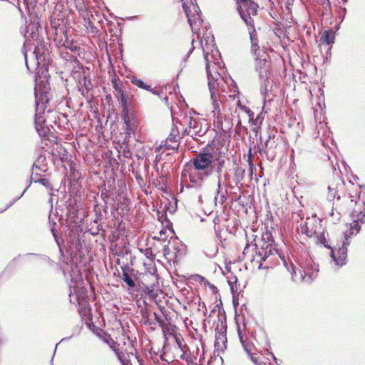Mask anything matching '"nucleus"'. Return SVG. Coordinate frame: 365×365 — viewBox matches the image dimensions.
Wrapping results in <instances>:
<instances>
[{
    "mask_svg": "<svg viewBox=\"0 0 365 365\" xmlns=\"http://www.w3.org/2000/svg\"><path fill=\"white\" fill-rule=\"evenodd\" d=\"M182 7L192 33L197 35V38L200 39L204 58L206 61L208 87L215 119L222 114L220 104L222 103V98L225 96L221 93L225 92V81L220 73L216 71V66L219 68L221 66L220 53L215 46L213 36L210 33H207V27L205 26L202 29L200 28L203 21L201 18V11L199 6L193 3H191L190 6L183 3Z\"/></svg>",
    "mask_w": 365,
    "mask_h": 365,
    "instance_id": "1",
    "label": "nucleus"
},
{
    "mask_svg": "<svg viewBox=\"0 0 365 365\" xmlns=\"http://www.w3.org/2000/svg\"><path fill=\"white\" fill-rule=\"evenodd\" d=\"M265 237L267 239V241L263 242L260 248L258 249L255 255L252 256L251 260L252 263L257 264L259 269L262 266V262L269 257L278 255L287 271L291 273L293 281L296 282L309 283L317 277L319 271L318 268L315 267H313L311 263H307L306 267L303 269L300 268L296 269L292 263L289 265L285 257L279 252L273 238L271 237V234L266 232L262 235V240H264Z\"/></svg>",
    "mask_w": 365,
    "mask_h": 365,
    "instance_id": "2",
    "label": "nucleus"
},
{
    "mask_svg": "<svg viewBox=\"0 0 365 365\" xmlns=\"http://www.w3.org/2000/svg\"><path fill=\"white\" fill-rule=\"evenodd\" d=\"M216 158L208 151L196 154L189 165V180L192 187H201L215 169Z\"/></svg>",
    "mask_w": 365,
    "mask_h": 365,
    "instance_id": "3",
    "label": "nucleus"
},
{
    "mask_svg": "<svg viewBox=\"0 0 365 365\" xmlns=\"http://www.w3.org/2000/svg\"><path fill=\"white\" fill-rule=\"evenodd\" d=\"M249 27V34L252 43L251 51L256 56V71L258 73V78L260 83V90L262 93H266L269 90V76L270 63L266 58L260 56L259 48L257 45V32L252 26Z\"/></svg>",
    "mask_w": 365,
    "mask_h": 365,
    "instance_id": "4",
    "label": "nucleus"
},
{
    "mask_svg": "<svg viewBox=\"0 0 365 365\" xmlns=\"http://www.w3.org/2000/svg\"><path fill=\"white\" fill-rule=\"evenodd\" d=\"M353 235L349 230L344 235V240L341 247H339L337 252L334 251L329 243L328 233L322 229L318 235H316L315 241L317 244H321L324 247L330 249L331 264L335 268H339L346 263L347 247L349 245V237Z\"/></svg>",
    "mask_w": 365,
    "mask_h": 365,
    "instance_id": "5",
    "label": "nucleus"
},
{
    "mask_svg": "<svg viewBox=\"0 0 365 365\" xmlns=\"http://www.w3.org/2000/svg\"><path fill=\"white\" fill-rule=\"evenodd\" d=\"M98 336L113 350L122 365H133L132 359L136 358L135 348L129 339L127 344L124 342L125 347L120 348V344L112 338L110 334L103 332L98 334Z\"/></svg>",
    "mask_w": 365,
    "mask_h": 365,
    "instance_id": "6",
    "label": "nucleus"
},
{
    "mask_svg": "<svg viewBox=\"0 0 365 365\" xmlns=\"http://www.w3.org/2000/svg\"><path fill=\"white\" fill-rule=\"evenodd\" d=\"M245 169L234 164L233 167L229 170H225L222 173L217 175V195H218L225 187L226 189H230L235 186H238L244 178Z\"/></svg>",
    "mask_w": 365,
    "mask_h": 365,
    "instance_id": "7",
    "label": "nucleus"
},
{
    "mask_svg": "<svg viewBox=\"0 0 365 365\" xmlns=\"http://www.w3.org/2000/svg\"><path fill=\"white\" fill-rule=\"evenodd\" d=\"M35 101H36V116H35V125L36 129L39 135H42L41 133L43 130L46 124L45 111L46 108V104L48 103L49 97L48 92L47 91L46 87L43 89L41 88L40 85H36L35 87Z\"/></svg>",
    "mask_w": 365,
    "mask_h": 365,
    "instance_id": "8",
    "label": "nucleus"
},
{
    "mask_svg": "<svg viewBox=\"0 0 365 365\" xmlns=\"http://www.w3.org/2000/svg\"><path fill=\"white\" fill-rule=\"evenodd\" d=\"M181 124L186 128L183 130L182 135H190L195 138L197 136H203L207 131V124L204 121L191 115H185L182 119Z\"/></svg>",
    "mask_w": 365,
    "mask_h": 365,
    "instance_id": "9",
    "label": "nucleus"
},
{
    "mask_svg": "<svg viewBox=\"0 0 365 365\" xmlns=\"http://www.w3.org/2000/svg\"><path fill=\"white\" fill-rule=\"evenodd\" d=\"M237 11L242 18L245 22L247 26H252L254 25V21L251 16H256L257 14L258 5L254 1H250L247 0L243 1L242 4L237 1Z\"/></svg>",
    "mask_w": 365,
    "mask_h": 365,
    "instance_id": "10",
    "label": "nucleus"
},
{
    "mask_svg": "<svg viewBox=\"0 0 365 365\" xmlns=\"http://www.w3.org/2000/svg\"><path fill=\"white\" fill-rule=\"evenodd\" d=\"M237 127H241L242 123L248 122L250 125L254 123V113L247 107L241 105L240 101L237 103V107L232 114Z\"/></svg>",
    "mask_w": 365,
    "mask_h": 365,
    "instance_id": "11",
    "label": "nucleus"
},
{
    "mask_svg": "<svg viewBox=\"0 0 365 365\" xmlns=\"http://www.w3.org/2000/svg\"><path fill=\"white\" fill-rule=\"evenodd\" d=\"M299 232L306 235L309 237H316L322 230L320 222L315 217H307L305 221H302L299 227H297Z\"/></svg>",
    "mask_w": 365,
    "mask_h": 365,
    "instance_id": "12",
    "label": "nucleus"
},
{
    "mask_svg": "<svg viewBox=\"0 0 365 365\" xmlns=\"http://www.w3.org/2000/svg\"><path fill=\"white\" fill-rule=\"evenodd\" d=\"M77 86L81 95L84 97L88 96L89 91L93 88L90 78H88L84 75H80Z\"/></svg>",
    "mask_w": 365,
    "mask_h": 365,
    "instance_id": "13",
    "label": "nucleus"
},
{
    "mask_svg": "<svg viewBox=\"0 0 365 365\" xmlns=\"http://www.w3.org/2000/svg\"><path fill=\"white\" fill-rule=\"evenodd\" d=\"M234 123H235V122L232 119V117L230 118V117L225 116V120L223 121L222 114L214 119V124L215 125L216 128L223 131L229 130L232 127Z\"/></svg>",
    "mask_w": 365,
    "mask_h": 365,
    "instance_id": "14",
    "label": "nucleus"
},
{
    "mask_svg": "<svg viewBox=\"0 0 365 365\" xmlns=\"http://www.w3.org/2000/svg\"><path fill=\"white\" fill-rule=\"evenodd\" d=\"M351 216L357 220L363 222L365 217V201L359 198L355 202V207L351 212Z\"/></svg>",
    "mask_w": 365,
    "mask_h": 365,
    "instance_id": "15",
    "label": "nucleus"
},
{
    "mask_svg": "<svg viewBox=\"0 0 365 365\" xmlns=\"http://www.w3.org/2000/svg\"><path fill=\"white\" fill-rule=\"evenodd\" d=\"M180 138V137L179 136L178 130L173 128L169 136L165 140V146L169 150L178 149Z\"/></svg>",
    "mask_w": 365,
    "mask_h": 365,
    "instance_id": "16",
    "label": "nucleus"
},
{
    "mask_svg": "<svg viewBox=\"0 0 365 365\" xmlns=\"http://www.w3.org/2000/svg\"><path fill=\"white\" fill-rule=\"evenodd\" d=\"M196 280L200 282V285L205 289L207 294L214 295L218 294L219 290L217 287L207 281L205 277L200 275H197Z\"/></svg>",
    "mask_w": 365,
    "mask_h": 365,
    "instance_id": "17",
    "label": "nucleus"
},
{
    "mask_svg": "<svg viewBox=\"0 0 365 365\" xmlns=\"http://www.w3.org/2000/svg\"><path fill=\"white\" fill-rule=\"evenodd\" d=\"M87 299L88 298H76L79 313L85 318L88 317L91 312V306Z\"/></svg>",
    "mask_w": 365,
    "mask_h": 365,
    "instance_id": "18",
    "label": "nucleus"
},
{
    "mask_svg": "<svg viewBox=\"0 0 365 365\" xmlns=\"http://www.w3.org/2000/svg\"><path fill=\"white\" fill-rule=\"evenodd\" d=\"M238 334L240 342L246 353L249 355L254 352L256 350L255 345L250 341H249L246 336L242 334L240 329H238Z\"/></svg>",
    "mask_w": 365,
    "mask_h": 365,
    "instance_id": "19",
    "label": "nucleus"
},
{
    "mask_svg": "<svg viewBox=\"0 0 365 365\" xmlns=\"http://www.w3.org/2000/svg\"><path fill=\"white\" fill-rule=\"evenodd\" d=\"M45 46L40 44L35 46V49L33 52L34 62L38 67L40 66L41 61L45 59L43 53H44Z\"/></svg>",
    "mask_w": 365,
    "mask_h": 365,
    "instance_id": "20",
    "label": "nucleus"
},
{
    "mask_svg": "<svg viewBox=\"0 0 365 365\" xmlns=\"http://www.w3.org/2000/svg\"><path fill=\"white\" fill-rule=\"evenodd\" d=\"M122 117H123V122L125 125V130L128 133H130L135 128V121H134L132 115L130 113H128V111L123 112Z\"/></svg>",
    "mask_w": 365,
    "mask_h": 365,
    "instance_id": "21",
    "label": "nucleus"
},
{
    "mask_svg": "<svg viewBox=\"0 0 365 365\" xmlns=\"http://www.w3.org/2000/svg\"><path fill=\"white\" fill-rule=\"evenodd\" d=\"M24 32H25L24 36L26 40L29 38L36 39L38 36L37 26L34 24H30L28 26L25 28V31L21 30V33Z\"/></svg>",
    "mask_w": 365,
    "mask_h": 365,
    "instance_id": "22",
    "label": "nucleus"
},
{
    "mask_svg": "<svg viewBox=\"0 0 365 365\" xmlns=\"http://www.w3.org/2000/svg\"><path fill=\"white\" fill-rule=\"evenodd\" d=\"M160 327L162 328L163 332L165 335L174 336L177 331L176 326L167 321H160Z\"/></svg>",
    "mask_w": 365,
    "mask_h": 365,
    "instance_id": "23",
    "label": "nucleus"
},
{
    "mask_svg": "<svg viewBox=\"0 0 365 365\" xmlns=\"http://www.w3.org/2000/svg\"><path fill=\"white\" fill-rule=\"evenodd\" d=\"M320 41L322 43H326L327 45H331L334 42V33L332 30L325 31L321 38Z\"/></svg>",
    "mask_w": 365,
    "mask_h": 365,
    "instance_id": "24",
    "label": "nucleus"
},
{
    "mask_svg": "<svg viewBox=\"0 0 365 365\" xmlns=\"http://www.w3.org/2000/svg\"><path fill=\"white\" fill-rule=\"evenodd\" d=\"M131 83L140 88L145 89L152 92L154 94H157V91L153 89L150 86L146 85L142 80L138 79L136 77H133L131 78Z\"/></svg>",
    "mask_w": 365,
    "mask_h": 365,
    "instance_id": "25",
    "label": "nucleus"
},
{
    "mask_svg": "<svg viewBox=\"0 0 365 365\" xmlns=\"http://www.w3.org/2000/svg\"><path fill=\"white\" fill-rule=\"evenodd\" d=\"M122 279L126 284V285L128 287V289H133L137 290V289L135 288L136 284H135L134 279L132 278V277L128 272L123 271V275H122Z\"/></svg>",
    "mask_w": 365,
    "mask_h": 365,
    "instance_id": "26",
    "label": "nucleus"
},
{
    "mask_svg": "<svg viewBox=\"0 0 365 365\" xmlns=\"http://www.w3.org/2000/svg\"><path fill=\"white\" fill-rule=\"evenodd\" d=\"M45 161H46V157L43 155H39L38 159L36 160V162L33 165V170H39L41 171L45 172L46 170L45 168Z\"/></svg>",
    "mask_w": 365,
    "mask_h": 365,
    "instance_id": "27",
    "label": "nucleus"
},
{
    "mask_svg": "<svg viewBox=\"0 0 365 365\" xmlns=\"http://www.w3.org/2000/svg\"><path fill=\"white\" fill-rule=\"evenodd\" d=\"M31 181H34L35 183H40L48 190H52V185L50 182V181L46 178H40L38 179H35L32 175Z\"/></svg>",
    "mask_w": 365,
    "mask_h": 365,
    "instance_id": "28",
    "label": "nucleus"
},
{
    "mask_svg": "<svg viewBox=\"0 0 365 365\" xmlns=\"http://www.w3.org/2000/svg\"><path fill=\"white\" fill-rule=\"evenodd\" d=\"M227 193V189H226L225 193L222 192L221 190L218 195H217V191H216L215 196V204L217 205V203L218 202L220 205H222L227 199V197H226Z\"/></svg>",
    "mask_w": 365,
    "mask_h": 365,
    "instance_id": "29",
    "label": "nucleus"
},
{
    "mask_svg": "<svg viewBox=\"0 0 365 365\" xmlns=\"http://www.w3.org/2000/svg\"><path fill=\"white\" fill-rule=\"evenodd\" d=\"M63 45L65 48L69 49L71 51H76L78 49V46H76V43L68 39H66Z\"/></svg>",
    "mask_w": 365,
    "mask_h": 365,
    "instance_id": "30",
    "label": "nucleus"
},
{
    "mask_svg": "<svg viewBox=\"0 0 365 365\" xmlns=\"http://www.w3.org/2000/svg\"><path fill=\"white\" fill-rule=\"evenodd\" d=\"M337 195V192L336 191V189L334 187H331V186L328 187V194H327V199L329 201H332L334 200V198Z\"/></svg>",
    "mask_w": 365,
    "mask_h": 365,
    "instance_id": "31",
    "label": "nucleus"
},
{
    "mask_svg": "<svg viewBox=\"0 0 365 365\" xmlns=\"http://www.w3.org/2000/svg\"><path fill=\"white\" fill-rule=\"evenodd\" d=\"M216 161H217V163H215V166L217 165L216 167V172L217 173V175H220V173H222L223 171L222 170V167L224 165V163H225V160L223 159H216Z\"/></svg>",
    "mask_w": 365,
    "mask_h": 365,
    "instance_id": "32",
    "label": "nucleus"
},
{
    "mask_svg": "<svg viewBox=\"0 0 365 365\" xmlns=\"http://www.w3.org/2000/svg\"><path fill=\"white\" fill-rule=\"evenodd\" d=\"M260 355L259 354H257L255 351L252 352L251 354H249L250 356L252 361L257 365H262L260 362Z\"/></svg>",
    "mask_w": 365,
    "mask_h": 365,
    "instance_id": "33",
    "label": "nucleus"
},
{
    "mask_svg": "<svg viewBox=\"0 0 365 365\" xmlns=\"http://www.w3.org/2000/svg\"><path fill=\"white\" fill-rule=\"evenodd\" d=\"M262 123V120H260L259 115H258L256 118H254V123L253 125H251L253 126V130H255L259 128V125Z\"/></svg>",
    "mask_w": 365,
    "mask_h": 365,
    "instance_id": "34",
    "label": "nucleus"
},
{
    "mask_svg": "<svg viewBox=\"0 0 365 365\" xmlns=\"http://www.w3.org/2000/svg\"><path fill=\"white\" fill-rule=\"evenodd\" d=\"M150 299H155V304L158 305V307H159V309H160V311L164 313L165 312V307L164 306L162 305V299L160 298L158 299V300H157V298H150Z\"/></svg>",
    "mask_w": 365,
    "mask_h": 365,
    "instance_id": "35",
    "label": "nucleus"
},
{
    "mask_svg": "<svg viewBox=\"0 0 365 365\" xmlns=\"http://www.w3.org/2000/svg\"><path fill=\"white\" fill-rule=\"evenodd\" d=\"M113 88L114 89L122 96V98H123V92L119 85L117 83L116 81H113Z\"/></svg>",
    "mask_w": 365,
    "mask_h": 365,
    "instance_id": "36",
    "label": "nucleus"
},
{
    "mask_svg": "<svg viewBox=\"0 0 365 365\" xmlns=\"http://www.w3.org/2000/svg\"><path fill=\"white\" fill-rule=\"evenodd\" d=\"M217 252V247L216 245H214V247L212 248V250H210V253H207V252H205V255H207L208 257H213L214 256L216 255Z\"/></svg>",
    "mask_w": 365,
    "mask_h": 365,
    "instance_id": "37",
    "label": "nucleus"
},
{
    "mask_svg": "<svg viewBox=\"0 0 365 365\" xmlns=\"http://www.w3.org/2000/svg\"><path fill=\"white\" fill-rule=\"evenodd\" d=\"M322 5L323 6L325 10L331 9V4L329 0H321Z\"/></svg>",
    "mask_w": 365,
    "mask_h": 365,
    "instance_id": "38",
    "label": "nucleus"
},
{
    "mask_svg": "<svg viewBox=\"0 0 365 365\" xmlns=\"http://www.w3.org/2000/svg\"><path fill=\"white\" fill-rule=\"evenodd\" d=\"M185 361H186L187 365H191L193 364L192 357L190 354H188V356L186 357Z\"/></svg>",
    "mask_w": 365,
    "mask_h": 365,
    "instance_id": "39",
    "label": "nucleus"
},
{
    "mask_svg": "<svg viewBox=\"0 0 365 365\" xmlns=\"http://www.w3.org/2000/svg\"><path fill=\"white\" fill-rule=\"evenodd\" d=\"M175 339H176V342L178 345V347L182 350L183 347H182V341L178 338V337H175Z\"/></svg>",
    "mask_w": 365,
    "mask_h": 365,
    "instance_id": "40",
    "label": "nucleus"
},
{
    "mask_svg": "<svg viewBox=\"0 0 365 365\" xmlns=\"http://www.w3.org/2000/svg\"><path fill=\"white\" fill-rule=\"evenodd\" d=\"M182 354H181L180 355V358L181 359L185 360L186 357H187V356H188V354H187L185 353V351L183 349H182Z\"/></svg>",
    "mask_w": 365,
    "mask_h": 365,
    "instance_id": "41",
    "label": "nucleus"
},
{
    "mask_svg": "<svg viewBox=\"0 0 365 365\" xmlns=\"http://www.w3.org/2000/svg\"><path fill=\"white\" fill-rule=\"evenodd\" d=\"M145 289L147 290V292L145 293L150 294V297H157V295L155 294H152L153 290L150 289L148 287H146Z\"/></svg>",
    "mask_w": 365,
    "mask_h": 365,
    "instance_id": "42",
    "label": "nucleus"
},
{
    "mask_svg": "<svg viewBox=\"0 0 365 365\" xmlns=\"http://www.w3.org/2000/svg\"><path fill=\"white\" fill-rule=\"evenodd\" d=\"M27 188H28V187H26V188L25 189V190H24V192L22 193V195H21L19 197H18L17 199H16L15 200H14V201H13L12 202H11L9 205H7V206L6 207V208H5L4 210H6L7 208H9V207H10V206H11V205H12L15 201H16L18 199H19V198H20V197L24 195V192H25V191L27 190Z\"/></svg>",
    "mask_w": 365,
    "mask_h": 365,
    "instance_id": "43",
    "label": "nucleus"
},
{
    "mask_svg": "<svg viewBox=\"0 0 365 365\" xmlns=\"http://www.w3.org/2000/svg\"><path fill=\"white\" fill-rule=\"evenodd\" d=\"M155 319L157 321L158 324L160 325V322L163 321L156 313H155Z\"/></svg>",
    "mask_w": 365,
    "mask_h": 365,
    "instance_id": "44",
    "label": "nucleus"
},
{
    "mask_svg": "<svg viewBox=\"0 0 365 365\" xmlns=\"http://www.w3.org/2000/svg\"><path fill=\"white\" fill-rule=\"evenodd\" d=\"M24 58H25V62H26V67L29 70H30V68H29V65L28 63V61H27V54L26 52L24 53Z\"/></svg>",
    "mask_w": 365,
    "mask_h": 365,
    "instance_id": "45",
    "label": "nucleus"
},
{
    "mask_svg": "<svg viewBox=\"0 0 365 365\" xmlns=\"http://www.w3.org/2000/svg\"><path fill=\"white\" fill-rule=\"evenodd\" d=\"M24 5L25 6V9L26 10H27L28 11H29V2L26 1V0H24V2H23Z\"/></svg>",
    "mask_w": 365,
    "mask_h": 365,
    "instance_id": "46",
    "label": "nucleus"
},
{
    "mask_svg": "<svg viewBox=\"0 0 365 365\" xmlns=\"http://www.w3.org/2000/svg\"><path fill=\"white\" fill-rule=\"evenodd\" d=\"M238 299L239 298H232V303L235 307H237L239 304Z\"/></svg>",
    "mask_w": 365,
    "mask_h": 365,
    "instance_id": "47",
    "label": "nucleus"
},
{
    "mask_svg": "<svg viewBox=\"0 0 365 365\" xmlns=\"http://www.w3.org/2000/svg\"><path fill=\"white\" fill-rule=\"evenodd\" d=\"M135 356H136V358H133V359H132V360H133V359H137V360H138V361L140 363V365H144V364H143V361H142L141 359H139L138 358V356H137V351H135Z\"/></svg>",
    "mask_w": 365,
    "mask_h": 365,
    "instance_id": "48",
    "label": "nucleus"
},
{
    "mask_svg": "<svg viewBox=\"0 0 365 365\" xmlns=\"http://www.w3.org/2000/svg\"><path fill=\"white\" fill-rule=\"evenodd\" d=\"M250 246H247L244 250V255H247L250 252Z\"/></svg>",
    "mask_w": 365,
    "mask_h": 365,
    "instance_id": "49",
    "label": "nucleus"
},
{
    "mask_svg": "<svg viewBox=\"0 0 365 365\" xmlns=\"http://www.w3.org/2000/svg\"><path fill=\"white\" fill-rule=\"evenodd\" d=\"M225 339V335H223L222 334H220L219 336L217 338L216 341H218V340H222L223 341L224 339Z\"/></svg>",
    "mask_w": 365,
    "mask_h": 365,
    "instance_id": "50",
    "label": "nucleus"
},
{
    "mask_svg": "<svg viewBox=\"0 0 365 365\" xmlns=\"http://www.w3.org/2000/svg\"><path fill=\"white\" fill-rule=\"evenodd\" d=\"M249 165H250V168L251 174H252L254 165H253V164L251 162H250Z\"/></svg>",
    "mask_w": 365,
    "mask_h": 365,
    "instance_id": "51",
    "label": "nucleus"
},
{
    "mask_svg": "<svg viewBox=\"0 0 365 365\" xmlns=\"http://www.w3.org/2000/svg\"><path fill=\"white\" fill-rule=\"evenodd\" d=\"M269 139H270V137L269 136V139L266 140L265 144H264L266 148H267V146H268V144H269Z\"/></svg>",
    "mask_w": 365,
    "mask_h": 365,
    "instance_id": "52",
    "label": "nucleus"
},
{
    "mask_svg": "<svg viewBox=\"0 0 365 365\" xmlns=\"http://www.w3.org/2000/svg\"><path fill=\"white\" fill-rule=\"evenodd\" d=\"M231 291H232V297H235V293H234V290H233L232 286H231Z\"/></svg>",
    "mask_w": 365,
    "mask_h": 365,
    "instance_id": "53",
    "label": "nucleus"
},
{
    "mask_svg": "<svg viewBox=\"0 0 365 365\" xmlns=\"http://www.w3.org/2000/svg\"><path fill=\"white\" fill-rule=\"evenodd\" d=\"M257 245L255 244L254 246L252 247V250L253 249H255L256 250H257Z\"/></svg>",
    "mask_w": 365,
    "mask_h": 365,
    "instance_id": "54",
    "label": "nucleus"
},
{
    "mask_svg": "<svg viewBox=\"0 0 365 365\" xmlns=\"http://www.w3.org/2000/svg\"><path fill=\"white\" fill-rule=\"evenodd\" d=\"M173 299H175V301H176V302L180 303V302L178 300V298L175 297V298H173Z\"/></svg>",
    "mask_w": 365,
    "mask_h": 365,
    "instance_id": "55",
    "label": "nucleus"
},
{
    "mask_svg": "<svg viewBox=\"0 0 365 365\" xmlns=\"http://www.w3.org/2000/svg\"><path fill=\"white\" fill-rule=\"evenodd\" d=\"M51 231H52L53 235L56 237V234H55L53 229H52Z\"/></svg>",
    "mask_w": 365,
    "mask_h": 365,
    "instance_id": "56",
    "label": "nucleus"
},
{
    "mask_svg": "<svg viewBox=\"0 0 365 365\" xmlns=\"http://www.w3.org/2000/svg\"><path fill=\"white\" fill-rule=\"evenodd\" d=\"M19 11L22 14L23 12H22L21 9L20 8V4H19Z\"/></svg>",
    "mask_w": 365,
    "mask_h": 365,
    "instance_id": "57",
    "label": "nucleus"
},
{
    "mask_svg": "<svg viewBox=\"0 0 365 365\" xmlns=\"http://www.w3.org/2000/svg\"><path fill=\"white\" fill-rule=\"evenodd\" d=\"M193 49H194V47H192V48L190 50L189 53H191L192 52V50H193Z\"/></svg>",
    "mask_w": 365,
    "mask_h": 365,
    "instance_id": "58",
    "label": "nucleus"
},
{
    "mask_svg": "<svg viewBox=\"0 0 365 365\" xmlns=\"http://www.w3.org/2000/svg\"><path fill=\"white\" fill-rule=\"evenodd\" d=\"M333 214H334V212H333V210H331V215H333Z\"/></svg>",
    "mask_w": 365,
    "mask_h": 365,
    "instance_id": "59",
    "label": "nucleus"
},
{
    "mask_svg": "<svg viewBox=\"0 0 365 365\" xmlns=\"http://www.w3.org/2000/svg\"><path fill=\"white\" fill-rule=\"evenodd\" d=\"M240 1H241L242 2H243V1H246L247 0H240Z\"/></svg>",
    "mask_w": 365,
    "mask_h": 365,
    "instance_id": "60",
    "label": "nucleus"
}]
</instances>
